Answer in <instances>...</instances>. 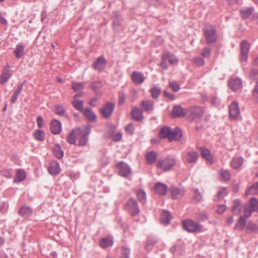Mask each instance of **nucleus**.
Returning a JSON list of instances; mask_svg holds the SVG:
<instances>
[{"label":"nucleus","instance_id":"22","mask_svg":"<svg viewBox=\"0 0 258 258\" xmlns=\"http://www.w3.org/2000/svg\"><path fill=\"white\" fill-rule=\"evenodd\" d=\"M250 216V212H249L248 215L241 216L239 217V219L236 222V224L234 228V230L240 229L242 230L246 225L247 219Z\"/></svg>","mask_w":258,"mask_h":258},{"label":"nucleus","instance_id":"61","mask_svg":"<svg viewBox=\"0 0 258 258\" xmlns=\"http://www.w3.org/2000/svg\"><path fill=\"white\" fill-rule=\"evenodd\" d=\"M251 189L258 190V181L254 183L249 187V188L246 190V195H248Z\"/></svg>","mask_w":258,"mask_h":258},{"label":"nucleus","instance_id":"2","mask_svg":"<svg viewBox=\"0 0 258 258\" xmlns=\"http://www.w3.org/2000/svg\"><path fill=\"white\" fill-rule=\"evenodd\" d=\"M176 162L174 157L168 156L164 159L158 160L156 165L157 168L167 171L175 165Z\"/></svg>","mask_w":258,"mask_h":258},{"label":"nucleus","instance_id":"6","mask_svg":"<svg viewBox=\"0 0 258 258\" xmlns=\"http://www.w3.org/2000/svg\"><path fill=\"white\" fill-rule=\"evenodd\" d=\"M125 208L133 217L138 215L140 212L137 201L134 198H130L125 204Z\"/></svg>","mask_w":258,"mask_h":258},{"label":"nucleus","instance_id":"15","mask_svg":"<svg viewBox=\"0 0 258 258\" xmlns=\"http://www.w3.org/2000/svg\"><path fill=\"white\" fill-rule=\"evenodd\" d=\"M106 63L107 61L105 57L103 56H100L94 62L93 64V68L99 72H101L105 68Z\"/></svg>","mask_w":258,"mask_h":258},{"label":"nucleus","instance_id":"37","mask_svg":"<svg viewBox=\"0 0 258 258\" xmlns=\"http://www.w3.org/2000/svg\"><path fill=\"white\" fill-rule=\"evenodd\" d=\"M26 176V172L24 170L18 169L17 172L16 176L14 179L15 182H20L23 181Z\"/></svg>","mask_w":258,"mask_h":258},{"label":"nucleus","instance_id":"5","mask_svg":"<svg viewBox=\"0 0 258 258\" xmlns=\"http://www.w3.org/2000/svg\"><path fill=\"white\" fill-rule=\"evenodd\" d=\"M204 114V111L202 107L195 106L187 108V119L190 122H192L195 119H200Z\"/></svg>","mask_w":258,"mask_h":258},{"label":"nucleus","instance_id":"57","mask_svg":"<svg viewBox=\"0 0 258 258\" xmlns=\"http://www.w3.org/2000/svg\"><path fill=\"white\" fill-rule=\"evenodd\" d=\"M211 53V49L209 47H205L202 50L201 55L204 57H208Z\"/></svg>","mask_w":258,"mask_h":258},{"label":"nucleus","instance_id":"39","mask_svg":"<svg viewBox=\"0 0 258 258\" xmlns=\"http://www.w3.org/2000/svg\"><path fill=\"white\" fill-rule=\"evenodd\" d=\"M243 159L241 157L233 158L231 161V165L234 169L239 168L243 164Z\"/></svg>","mask_w":258,"mask_h":258},{"label":"nucleus","instance_id":"11","mask_svg":"<svg viewBox=\"0 0 258 258\" xmlns=\"http://www.w3.org/2000/svg\"><path fill=\"white\" fill-rule=\"evenodd\" d=\"M111 19L112 20V27L115 31H116L118 28L121 25L122 16L119 11H114L112 13Z\"/></svg>","mask_w":258,"mask_h":258},{"label":"nucleus","instance_id":"36","mask_svg":"<svg viewBox=\"0 0 258 258\" xmlns=\"http://www.w3.org/2000/svg\"><path fill=\"white\" fill-rule=\"evenodd\" d=\"M141 105L143 107L144 111L148 112L153 110L154 103L150 100H143L141 102Z\"/></svg>","mask_w":258,"mask_h":258},{"label":"nucleus","instance_id":"27","mask_svg":"<svg viewBox=\"0 0 258 258\" xmlns=\"http://www.w3.org/2000/svg\"><path fill=\"white\" fill-rule=\"evenodd\" d=\"M52 152L53 155L58 159H61L64 155V152L58 143L55 144L52 147Z\"/></svg>","mask_w":258,"mask_h":258},{"label":"nucleus","instance_id":"48","mask_svg":"<svg viewBox=\"0 0 258 258\" xmlns=\"http://www.w3.org/2000/svg\"><path fill=\"white\" fill-rule=\"evenodd\" d=\"M121 252L120 258H130V249L125 246L121 247Z\"/></svg>","mask_w":258,"mask_h":258},{"label":"nucleus","instance_id":"60","mask_svg":"<svg viewBox=\"0 0 258 258\" xmlns=\"http://www.w3.org/2000/svg\"><path fill=\"white\" fill-rule=\"evenodd\" d=\"M0 174L7 178H10L12 177V173L9 170L7 169H4L0 171Z\"/></svg>","mask_w":258,"mask_h":258},{"label":"nucleus","instance_id":"24","mask_svg":"<svg viewBox=\"0 0 258 258\" xmlns=\"http://www.w3.org/2000/svg\"><path fill=\"white\" fill-rule=\"evenodd\" d=\"M132 80L135 84H141L144 82L145 78L142 73L134 71L132 73Z\"/></svg>","mask_w":258,"mask_h":258},{"label":"nucleus","instance_id":"17","mask_svg":"<svg viewBox=\"0 0 258 258\" xmlns=\"http://www.w3.org/2000/svg\"><path fill=\"white\" fill-rule=\"evenodd\" d=\"M154 188L157 194L163 196L166 194L168 187L165 183L157 182L155 184Z\"/></svg>","mask_w":258,"mask_h":258},{"label":"nucleus","instance_id":"58","mask_svg":"<svg viewBox=\"0 0 258 258\" xmlns=\"http://www.w3.org/2000/svg\"><path fill=\"white\" fill-rule=\"evenodd\" d=\"M249 77L252 79H257L258 69L251 68L249 74Z\"/></svg>","mask_w":258,"mask_h":258},{"label":"nucleus","instance_id":"18","mask_svg":"<svg viewBox=\"0 0 258 258\" xmlns=\"http://www.w3.org/2000/svg\"><path fill=\"white\" fill-rule=\"evenodd\" d=\"M50 130L53 135L59 134L61 130V122L56 119H52L50 123Z\"/></svg>","mask_w":258,"mask_h":258},{"label":"nucleus","instance_id":"10","mask_svg":"<svg viewBox=\"0 0 258 258\" xmlns=\"http://www.w3.org/2000/svg\"><path fill=\"white\" fill-rule=\"evenodd\" d=\"M116 168L118 169V174L123 177H127L131 172L130 167L123 161H120L116 164Z\"/></svg>","mask_w":258,"mask_h":258},{"label":"nucleus","instance_id":"62","mask_svg":"<svg viewBox=\"0 0 258 258\" xmlns=\"http://www.w3.org/2000/svg\"><path fill=\"white\" fill-rule=\"evenodd\" d=\"M122 139V134L121 133L118 132L112 137V139L114 142H119Z\"/></svg>","mask_w":258,"mask_h":258},{"label":"nucleus","instance_id":"33","mask_svg":"<svg viewBox=\"0 0 258 258\" xmlns=\"http://www.w3.org/2000/svg\"><path fill=\"white\" fill-rule=\"evenodd\" d=\"M245 231L248 234L256 232L258 231V224L249 221L246 226Z\"/></svg>","mask_w":258,"mask_h":258},{"label":"nucleus","instance_id":"54","mask_svg":"<svg viewBox=\"0 0 258 258\" xmlns=\"http://www.w3.org/2000/svg\"><path fill=\"white\" fill-rule=\"evenodd\" d=\"M193 62L195 65H196L198 67H201V66H203L205 62L204 59L200 56H198V57H196L194 58L193 59Z\"/></svg>","mask_w":258,"mask_h":258},{"label":"nucleus","instance_id":"20","mask_svg":"<svg viewBox=\"0 0 258 258\" xmlns=\"http://www.w3.org/2000/svg\"><path fill=\"white\" fill-rule=\"evenodd\" d=\"M132 118L137 121H141L143 118V111L137 107H134L131 112Z\"/></svg>","mask_w":258,"mask_h":258},{"label":"nucleus","instance_id":"64","mask_svg":"<svg viewBox=\"0 0 258 258\" xmlns=\"http://www.w3.org/2000/svg\"><path fill=\"white\" fill-rule=\"evenodd\" d=\"M252 95L254 97L258 98V81L256 82L255 87L252 91Z\"/></svg>","mask_w":258,"mask_h":258},{"label":"nucleus","instance_id":"14","mask_svg":"<svg viewBox=\"0 0 258 258\" xmlns=\"http://www.w3.org/2000/svg\"><path fill=\"white\" fill-rule=\"evenodd\" d=\"M240 113L238 104L236 102H233L229 106V113L230 117L236 119Z\"/></svg>","mask_w":258,"mask_h":258},{"label":"nucleus","instance_id":"42","mask_svg":"<svg viewBox=\"0 0 258 258\" xmlns=\"http://www.w3.org/2000/svg\"><path fill=\"white\" fill-rule=\"evenodd\" d=\"M24 50V47L21 44H17L14 51L15 56L18 58L21 57L23 55Z\"/></svg>","mask_w":258,"mask_h":258},{"label":"nucleus","instance_id":"26","mask_svg":"<svg viewBox=\"0 0 258 258\" xmlns=\"http://www.w3.org/2000/svg\"><path fill=\"white\" fill-rule=\"evenodd\" d=\"M83 112L84 115L90 122L96 121V115L91 108H86Z\"/></svg>","mask_w":258,"mask_h":258},{"label":"nucleus","instance_id":"3","mask_svg":"<svg viewBox=\"0 0 258 258\" xmlns=\"http://www.w3.org/2000/svg\"><path fill=\"white\" fill-rule=\"evenodd\" d=\"M167 62L170 64L177 63L178 62V59L175 55L170 51H165L162 53L160 66L164 70H167L168 68Z\"/></svg>","mask_w":258,"mask_h":258},{"label":"nucleus","instance_id":"45","mask_svg":"<svg viewBox=\"0 0 258 258\" xmlns=\"http://www.w3.org/2000/svg\"><path fill=\"white\" fill-rule=\"evenodd\" d=\"M182 136V134L181 132H178L177 131H172L171 130L169 142H172L173 141H178L180 139Z\"/></svg>","mask_w":258,"mask_h":258},{"label":"nucleus","instance_id":"16","mask_svg":"<svg viewBox=\"0 0 258 258\" xmlns=\"http://www.w3.org/2000/svg\"><path fill=\"white\" fill-rule=\"evenodd\" d=\"M10 67L7 64L4 69L3 72L0 76V84L4 85L6 83L12 76L10 72Z\"/></svg>","mask_w":258,"mask_h":258},{"label":"nucleus","instance_id":"47","mask_svg":"<svg viewBox=\"0 0 258 258\" xmlns=\"http://www.w3.org/2000/svg\"><path fill=\"white\" fill-rule=\"evenodd\" d=\"M84 87V84L82 82H74L72 84V88L75 92L82 91Z\"/></svg>","mask_w":258,"mask_h":258},{"label":"nucleus","instance_id":"29","mask_svg":"<svg viewBox=\"0 0 258 258\" xmlns=\"http://www.w3.org/2000/svg\"><path fill=\"white\" fill-rule=\"evenodd\" d=\"M99 244L103 248L111 246L113 244V238L111 236L104 237L100 239Z\"/></svg>","mask_w":258,"mask_h":258},{"label":"nucleus","instance_id":"21","mask_svg":"<svg viewBox=\"0 0 258 258\" xmlns=\"http://www.w3.org/2000/svg\"><path fill=\"white\" fill-rule=\"evenodd\" d=\"M48 171L52 175H58L60 171L59 163L56 161L51 162L48 167Z\"/></svg>","mask_w":258,"mask_h":258},{"label":"nucleus","instance_id":"23","mask_svg":"<svg viewBox=\"0 0 258 258\" xmlns=\"http://www.w3.org/2000/svg\"><path fill=\"white\" fill-rule=\"evenodd\" d=\"M157 239L153 236H148L147 238V241L144 245L145 249L149 252L151 251L153 246L157 243Z\"/></svg>","mask_w":258,"mask_h":258},{"label":"nucleus","instance_id":"41","mask_svg":"<svg viewBox=\"0 0 258 258\" xmlns=\"http://www.w3.org/2000/svg\"><path fill=\"white\" fill-rule=\"evenodd\" d=\"M34 138L39 141H43L45 138V133L40 130H36L33 134Z\"/></svg>","mask_w":258,"mask_h":258},{"label":"nucleus","instance_id":"59","mask_svg":"<svg viewBox=\"0 0 258 258\" xmlns=\"http://www.w3.org/2000/svg\"><path fill=\"white\" fill-rule=\"evenodd\" d=\"M135 127L133 123H130L125 127V131L131 135L134 134Z\"/></svg>","mask_w":258,"mask_h":258},{"label":"nucleus","instance_id":"51","mask_svg":"<svg viewBox=\"0 0 258 258\" xmlns=\"http://www.w3.org/2000/svg\"><path fill=\"white\" fill-rule=\"evenodd\" d=\"M209 218L208 214L204 211L199 213L197 216V220L199 222H203L208 220Z\"/></svg>","mask_w":258,"mask_h":258},{"label":"nucleus","instance_id":"56","mask_svg":"<svg viewBox=\"0 0 258 258\" xmlns=\"http://www.w3.org/2000/svg\"><path fill=\"white\" fill-rule=\"evenodd\" d=\"M192 198L194 200L199 202L202 198V195L198 189H196L194 191Z\"/></svg>","mask_w":258,"mask_h":258},{"label":"nucleus","instance_id":"34","mask_svg":"<svg viewBox=\"0 0 258 258\" xmlns=\"http://www.w3.org/2000/svg\"><path fill=\"white\" fill-rule=\"evenodd\" d=\"M248 212H250V216L251 213L253 211H256L258 210V200L254 197H252L249 200V207Z\"/></svg>","mask_w":258,"mask_h":258},{"label":"nucleus","instance_id":"44","mask_svg":"<svg viewBox=\"0 0 258 258\" xmlns=\"http://www.w3.org/2000/svg\"><path fill=\"white\" fill-rule=\"evenodd\" d=\"M72 104L76 110H78L81 112H83L84 110H83V101L79 100H74L72 102Z\"/></svg>","mask_w":258,"mask_h":258},{"label":"nucleus","instance_id":"53","mask_svg":"<svg viewBox=\"0 0 258 258\" xmlns=\"http://www.w3.org/2000/svg\"><path fill=\"white\" fill-rule=\"evenodd\" d=\"M220 175L225 181H229L231 178L230 173L227 170H221L220 172Z\"/></svg>","mask_w":258,"mask_h":258},{"label":"nucleus","instance_id":"46","mask_svg":"<svg viewBox=\"0 0 258 258\" xmlns=\"http://www.w3.org/2000/svg\"><path fill=\"white\" fill-rule=\"evenodd\" d=\"M137 195L139 201L144 205L146 200V194L145 191L144 190L140 189L137 191Z\"/></svg>","mask_w":258,"mask_h":258},{"label":"nucleus","instance_id":"1","mask_svg":"<svg viewBox=\"0 0 258 258\" xmlns=\"http://www.w3.org/2000/svg\"><path fill=\"white\" fill-rule=\"evenodd\" d=\"M92 126L87 124L76 128L77 140L78 141L77 145L79 146H85L89 140V136L91 133Z\"/></svg>","mask_w":258,"mask_h":258},{"label":"nucleus","instance_id":"49","mask_svg":"<svg viewBox=\"0 0 258 258\" xmlns=\"http://www.w3.org/2000/svg\"><path fill=\"white\" fill-rule=\"evenodd\" d=\"M150 92L154 99H157L160 94L161 89L157 86H154L150 89Z\"/></svg>","mask_w":258,"mask_h":258},{"label":"nucleus","instance_id":"40","mask_svg":"<svg viewBox=\"0 0 258 258\" xmlns=\"http://www.w3.org/2000/svg\"><path fill=\"white\" fill-rule=\"evenodd\" d=\"M201 152L202 157L207 161L210 162L212 160L210 151L203 147L201 148Z\"/></svg>","mask_w":258,"mask_h":258},{"label":"nucleus","instance_id":"31","mask_svg":"<svg viewBox=\"0 0 258 258\" xmlns=\"http://www.w3.org/2000/svg\"><path fill=\"white\" fill-rule=\"evenodd\" d=\"M32 213V209L30 207L26 206L21 207L18 211L19 214L25 218L30 216Z\"/></svg>","mask_w":258,"mask_h":258},{"label":"nucleus","instance_id":"8","mask_svg":"<svg viewBox=\"0 0 258 258\" xmlns=\"http://www.w3.org/2000/svg\"><path fill=\"white\" fill-rule=\"evenodd\" d=\"M187 108H184L180 105L174 106L172 110L170 116L172 118H182L187 114Z\"/></svg>","mask_w":258,"mask_h":258},{"label":"nucleus","instance_id":"4","mask_svg":"<svg viewBox=\"0 0 258 258\" xmlns=\"http://www.w3.org/2000/svg\"><path fill=\"white\" fill-rule=\"evenodd\" d=\"M182 227L189 233H196L202 229V225L192 219H187L182 221Z\"/></svg>","mask_w":258,"mask_h":258},{"label":"nucleus","instance_id":"28","mask_svg":"<svg viewBox=\"0 0 258 258\" xmlns=\"http://www.w3.org/2000/svg\"><path fill=\"white\" fill-rule=\"evenodd\" d=\"M172 219L170 212L167 210H164L160 217L161 223L164 225H168Z\"/></svg>","mask_w":258,"mask_h":258},{"label":"nucleus","instance_id":"32","mask_svg":"<svg viewBox=\"0 0 258 258\" xmlns=\"http://www.w3.org/2000/svg\"><path fill=\"white\" fill-rule=\"evenodd\" d=\"M253 12L254 8L253 7L246 8L245 9L240 10L241 19L243 20L248 19L252 14Z\"/></svg>","mask_w":258,"mask_h":258},{"label":"nucleus","instance_id":"12","mask_svg":"<svg viewBox=\"0 0 258 258\" xmlns=\"http://www.w3.org/2000/svg\"><path fill=\"white\" fill-rule=\"evenodd\" d=\"M250 49V44L246 40H243L240 43L241 60L245 61L247 59Z\"/></svg>","mask_w":258,"mask_h":258},{"label":"nucleus","instance_id":"30","mask_svg":"<svg viewBox=\"0 0 258 258\" xmlns=\"http://www.w3.org/2000/svg\"><path fill=\"white\" fill-rule=\"evenodd\" d=\"M198 154L196 151L188 152L185 155V159L187 163L192 164L197 161Z\"/></svg>","mask_w":258,"mask_h":258},{"label":"nucleus","instance_id":"38","mask_svg":"<svg viewBox=\"0 0 258 258\" xmlns=\"http://www.w3.org/2000/svg\"><path fill=\"white\" fill-rule=\"evenodd\" d=\"M77 140V131L76 128L73 129L70 133L69 136L67 137V142L72 145L76 144Z\"/></svg>","mask_w":258,"mask_h":258},{"label":"nucleus","instance_id":"19","mask_svg":"<svg viewBox=\"0 0 258 258\" xmlns=\"http://www.w3.org/2000/svg\"><path fill=\"white\" fill-rule=\"evenodd\" d=\"M230 89L235 91L242 88V81L238 78L231 79L228 82Z\"/></svg>","mask_w":258,"mask_h":258},{"label":"nucleus","instance_id":"13","mask_svg":"<svg viewBox=\"0 0 258 258\" xmlns=\"http://www.w3.org/2000/svg\"><path fill=\"white\" fill-rule=\"evenodd\" d=\"M169 192L171 199L176 200L181 198L183 196L185 191L183 188H179L176 186H171L169 189Z\"/></svg>","mask_w":258,"mask_h":258},{"label":"nucleus","instance_id":"52","mask_svg":"<svg viewBox=\"0 0 258 258\" xmlns=\"http://www.w3.org/2000/svg\"><path fill=\"white\" fill-rule=\"evenodd\" d=\"M90 88L94 90L96 94H98L101 88L100 82H93L90 84Z\"/></svg>","mask_w":258,"mask_h":258},{"label":"nucleus","instance_id":"35","mask_svg":"<svg viewBox=\"0 0 258 258\" xmlns=\"http://www.w3.org/2000/svg\"><path fill=\"white\" fill-rule=\"evenodd\" d=\"M157 153L155 151H151L146 155V159L148 164H153L156 160Z\"/></svg>","mask_w":258,"mask_h":258},{"label":"nucleus","instance_id":"50","mask_svg":"<svg viewBox=\"0 0 258 258\" xmlns=\"http://www.w3.org/2000/svg\"><path fill=\"white\" fill-rule=\"evenodd\" d=\"M54 112L58 115H65L67 116V114H64L65 109L64 107L61 105H56L54 107Z\"/></svg>","mask_w":258,"mask_h":258},{"label":"nucleus","instance_id":"9","mask_svg":"<svg viewBox=\"0 0 258 258\" xmlns=\"http://www.w3.org/2000/svg\"><path fill=\"white\" fill-rule=\"evenodd\" d=\"M203 32L206 38V42L208 44L214 43L216 41V31L215 29L213 28H204L203 29Z\"/></svg>","mask_w":258,"mask_h":258},{"label":"nucleus","instance_id":"43","mask_svg":"<svg viewBox=\"0 0 258 258\" xmlns=\"http://www.w3.org/2000/svg\"><path fill=\"white\" fill-rule=\"evenodd\" d=\"M240 201L239 199H235L233 201V206L232 207V212L234 214H239L241 211Z\"/></svg>","mask_w":258,"mask_h":258},{"label":"nucleus","instance_id":"7","mask_svg":"<svg viewBox=\"0 0 258 258\" xmlns=\"http://www.w3.org/2000/svg\"><path fill=\"white\" fill-rule=\"evenodd\" d=\"M115 108V103L108 102L105 103L100 109V113L104 118L107 119L111 117Z\"/></svg>","mask_w":258,"mask_h":258},{"label":"nucleus","instance_id":"55","mask_svg":"<svg viewBox=\"0 0 258 258\" xmlns=\"http://www.w3.org/2000/svg\"><path fill=\"white\" fill-rule=\"evenodd\" d=\"M169 86L173 91L177 92L180 88V85L175 82H169Z\"/></svg>","mask_w":258,"mask_h":258},{"label":"nucleus","instance_id":"63","mask_svg":"<svg viewBox=\"0 0 258 258\" xmlns=\"http://www.w3.org/2000/svg\"><path fill=\"white\" fill-rule=\"evenodd\" d=\"M226 210V206L225 205H219L217 207L216 212L218 214H223Z\"/></svg>","mask_w":258,"mask_h":258},{"label":"nucleus","instance_id":"25","mask_svg":"<svg viewBox=\"0 0 258 258\" xmlns=\"http://www.w3.org/2000/svg\"><path fill=\"white\" fill-rule=\"evenodd\" d=\"M171 129L168 126H164L160 130L159 136L161 139H168L169 141Z\"/></svg>","mask_w":258,"mask_h":258}]
</instances>
